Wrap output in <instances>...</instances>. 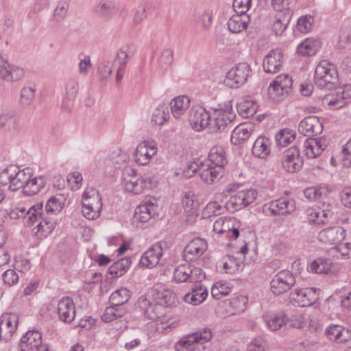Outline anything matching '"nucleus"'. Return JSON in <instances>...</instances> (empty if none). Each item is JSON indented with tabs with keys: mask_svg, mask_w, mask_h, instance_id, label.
<instances>
[{
	"mask_svg": "<svg viewBox=\"0 0 351 351\" xmlns=\"http://www.w3.org/2000/svg\"><path fill=\"white\" fill-rule=\"evenodd\" d=\"M30 178V169H19L16 166L11 165L0 173V184L8 186L12 191L24 188Z\"/></svg>",
	"mask_w": 351,
	"mask_h": 351,
	"instance_id": "1",
	"label": "nucleus"
},
{
	"mask_svg": "<svg viewBox=\"0 0 351 351\" xmlns=\"http://www.w3.org/2000/svg\"><path fill=\"white\" fill-rule=\"evenodd\" d=\"M212 338L210 329L204 328L182 337L174 346L175 351H201L204 344Z\"/></svg>",
	"mask_w": 351,
	"mask_h": 351,
	"instance_id": "2",
	"label": "nucleus"
},
{
	"mask_svg": "<svg viewBox=\"0 0 351 351\" xmlns=\"http://www.w3.org/2000/svg\"><path fill=\"white\" fill-rule=\"evenodd\" d=\"M82 214L88 219H97L102 209L101 197L95 189L87 188L82 195Z\"/></svg>",
	"mask_w": 351,
	"mask_h": 351,
	"instance_id": "3",
	"label": "nucleus"
},
{
	"mask_svg": "<svg viewBox=\"0 0 351 351\" xmlns=\"http://www.w3.org/2000/svg\"><path fill=\"white\" fill-rule=\"evenodd\" d=\"M314 80L320 88H331L338 82V73L334 64L328 60L321 61L315 68Z\"/></svg>",
	"mask_w": 351,
	"mask_h": 351,
	"instance_id": "4",
	"label": "nucleus"
},
{
	"mask_svg": "<svg viewBox=\"0 0 351 351\" xmlns=\"http://www.w3.org/2000/svg\"><path fill=\"white\" fill-rule=\"evenodd\" d=\"M173 277L178 282H199L206 276L203 270L191 264L185 263L178 265L174 270Z\"/></svg>",
	"mask_w": 351,
	"mask_h": 351,
	"instance_id": "5",
	"label": "nucleus"
},
{
	"mask_svg": "<svg viewBox=\"0 0 351 351\" xmlns=\"http://www.w3.org/2000/svg\"><path fill=\"white\" fill-rule=\"evenodd\" d=\"M293 81L288 75L277 76L268 88L269 98L274 101L282 100L291 91Z\"/></svg>",
	"mask_w": 351,
	"mask_h": 351,
	"instance_id": "6",
	"label": "nucleus"
},
{
	"mask_svg": "<svg viewBox=\"0 0 351 351\" xmlns=\"http://www.w3.org/2000/svg\"><path fill=\"white\" fill-rule=\"evenodd\" d=\"M256 197L257 192L254 189L238 191L226 202L225 208L234 213L253 203Z\"/></svg>",
	"mask_w": 351,
	"mask_h": 351,
	"instance_id": "7",
	"label": "nucleus"
},
{
	"mask_svg": "<svg viewBox=\"0 0 351 351\" xmlns=\"http://www.w3.org/2000/svg\"><path fill=\"white\" fill-rule=\"evenodd\" d=\"M43 215V204L34 205L26 209L23 207H16L10 210L9 215L12 219H22L25 226H32L38 221V216Z\"/></svg>",
	"mask_w": 351,
	"mask_h": 351,
	"instance_id": "8",
	"label": "nucleus"
},
{
	"mask_svg": "<svg viewBox=\"0 0 351 351\" xmlns=\"http://www.w3.org/2000/svg\"><path fill=\"white\" fill-rule=\"evenodd\" d=\"M295 283L293 274L288 270H282L272 278L270 289L274 295H279L290 290Z\"/></svg>",
	"mask_w": 351,
	"mask_h": 351,
	"instance_id": "9",
	"label": "nucleus"
},
{
	"mask_svg": "<svg viewBox=\"0 0 351 351\" xmlns=\"http://www.w3.org/2000/svg\"><path fill=\"white\" fill-rule=\"evenodd\" d=\"M121 184L126 191L134 195L141 194L145 191L141 176H138L136 171L132 167H126L123 169Z\"/></svg>",
	"mask_w": 351,
	"mask_h": 351,
	"instance_id": "10",
	"label": "nucleus"
},
{
	"mask_svg": "<svg viewBox=\"0 0 351 351\" xmlns=\"http://www.w3.org/2000/svg\"><path fill=\"white\" fill-rule=\"evenodd\" d=\"M251 73V67L247 63H239L227 73L226 82L231 87L237 88L246 82Z\"/></svg>",
	"mask_w": 351,
	"mask_h": 351,
	"instance_id": "11",
	"label": "nucleus"
},
{
	"mask_svg": "<svg viewBox=\"0 0 351 351\" xmlns=\"http://www.w3.org/2000/svg\"><path fill=\"white\" fill-rule=\"evenodd\" d=\"M167 249L165 241H159L152 245L141 256V264L147 268L156 267Z\"/></svg>",
	"mask_w": 351,
	"mask_h": 351,
	"instance_id": "12",
	"label": "nucleus"
},
{
	"mask_svg": "<svg viewBox=\"0 0 351 351\" xmlns=\"http://www.w3.org/2000/svg\"><path fill=\"white\" fill-rule=\"evenodd\" d=\"M319 291L315 288H296L290 296L298 306H310L318 300Z\"/></svg>",
	"mask_w": 351,
	"mask_h": 351,
	"instance_id": "13",
	"label": "nucleus"
},
{
	"mask_svg": "<svg viewBox=\"0 0 351 351\" xmlns=\"http://www.w3.org/2000/svg\"><path fill=\"white\" fill-rule=\"evenodd\" d=\"M295 210V203L287 198H280L271 201L263 206V211L267 215H283L289 214Z\"/></svg>",
	"mask_w": 351,
	"mask_h": 351,
	"instance_id": "14",
	"label": "nucleus"
},
{
	"mask_svg": "<svg viewBox=\"0 0 351 351\" xmlns=\"http://www.w3.org/2000/svg\"><path fill=\"white\" fill-rule=\"evenodd\" d=\"M18 323V315L3 313L0 317V339L5 342L10 341L16 330Z\"/></svg>",
	"mask_w": 351,
	"mask_h": 351,
	"instance_id": "15",
	"label": "nucleus"
},
{
	"mask_svg": "<svg viewBox=\"0 0 351 351\" xmlns=\"http://www.w3.org/2000/svg\"><path fill=\"white\" fill-rule=\"evenodd\" d=\"M281 162L283 169L289 173L298 171L303 165V159L300 155L299 149L295 146L291 147L284 152Z\"/></svg>",
	"mask_w": 351,
	"mask_h": 351,
	"instance_id": "16",
	"label": "nucleus"
},
{
	"mask_svg": "<svg viewBox=\"0 0 351 351\" xmlns=\"http://www.w3.org/2000/svg\"><path fill=\"white\" fill-rule=\"evenodd\" d=\"M25 72L23 68L10 64L0 55V78L5 82H14L23 77Z\"/></svg>",
	"mask_w": 351,
	"mask_h": 351,
	"instance_id": "17",
	"label": "nucleus"
},
{
	"mask_svg": "<svg viewBox=\"0 0 351 351\" xmlns=\"http://www.w3.org/2000/svg\"><path fill=\"white\" fill-rule=\"evenodd\" d=\"M157 152L158 148L154 142L144 141L136 148L134 160L141 165H145L149 162Z\"/></svg>",
	"mask_w": 351,
	"mask_h": 351,
	"instance_id": "18",
	"label": "nucleus"
},
{
	"mask_svg": "<svg viewBox=\"0 0 351 351\" xmlns=\"http://www.w3.org/2000/svg\"><path fill=\"white\" fill-rule=\"evenodd\" d=\"M298 130L306 136H317L322 132L323 125L319 117L308 116L300 122Z\"/></svg>",
	"mask_w": 351,
	"mask_h": 351,
	"instance_id": "19",
	"label": "nucleus"
},
{
	"mask_svg": "<svg viewBox=\"0 0 351 351\" xmlns=\"http://www.w3.org/2000/svg\"><path fill=\"white\" fill-rule=\"evenodd\" d=\"M211 121L210 114L201 108L193 110L189 117L191 125L195 131H201L206 128L210 131Z\"/></svg>",
	"mask_w": 351,
	"mask_h": 351,
	"instance_id": "20",
	"label": "nucleus"
},
{
	"mask_svg": "<svg viewBox=\"0 0 351 351\" xmlns=\"http://www.w3.org/2000/svg\"><path fill=\"white\" fill-rule=\"evenodd\" d=\"M207 249L206 240L201 238H195L191 240L183 250V256L186 261L196 260Z\"/></svg>",
	"mask_w": 351,
	"mask_h": 351,
	"instance_id": "21",
	"label": "nucleus"
},
{
	"mask_svg": "<svg viewBox=\"0 0 351 351\" xmlns=\"http://www.w3.org/2000/svg\"><path fill=\"white\" fill-rule=\"evenodd\" d=\"M283 53L280 49L270 51L264 58L263 66L264 71L269 73L278 72L282 66Z\"/></svg>",
	"mask_w": 351,
	"mask_h": 351,
	"instance_id": "22",
	"label": "nucleus"
},
{
	"mask_svg": "<svg viewBox=\"0 0 351 351\" xmlns=\"http://www.w3.org/2000/svg\"><path fill=\"white\" fill-rule=\"evenodd\" d=\"M199 175L205 183L212 184L222 177L223 170L205 160L200 162Z\"/></svg>",
	"mask_w": 351,
	"mask_h": 351,
	"instance_id": "23",
	"label": "nucleus"
},
{
	"mask_svg": "<svg viewBox=\"0 0 351 351\" xmlns=\"http://www.w3.org/2000/svg\"><path fill=\"white\" fill-rule=\"evenodd\" d=\"M325 335L327 338L337 343H342L351 339V330L337 324L326 327Z\"/></svg>",
	"mask_w": 351,
	"mask_h": 351,
	"instance_id": "24",
	"label": "nucleus"
},
{
	"mask_svg": "<svg viewBox=\"0 0 351 351\" xmlns=\"http://www.w3.org/2000/svg\"><path fill=\"white\" fill-rule=\"evenodd\" d=\"M345 237V230L341 227L335 226L321 230L318 239L322 243L332 245L342 241Z\"/></svg>",
	"mask_w": 351,
	"mask_h": 351,
	"instance_id": "25",
	"label": "nucleus"
},
{
	"mask_svg": "<svg viewBox=\"0 0 351 351\" xmlns=\"http://www.w3.org/2000/svg\"><path fill=\"white\" fill-rule=\"evenodd\" d=\"M42 343V336L38 330H29L21 339L19 346L20 351H35Z\"/></svg>",
	"mask_w": 351,
	"mask_h": 351,
	"instance_id": "26",
	"label": "nucleus"
},
{
	"mask_svg": "<svg viewBox=\"0 0 351 351\" xmlns=\"http://www.w3.org/2000/svg\"><path fill=\"white\" fill-rule=\"evenodd\" d=\"M58 314L64 322L70 323L75 317V306L73 300L66 297L61 299L58 304Z\"/></svg>",
	"mask_w": 351,
	"mask_h": 351,
	"instance_id": "27",
	"label": "nucleus"
},
{
	"mask_svg": "<svg viewBox=\"0 0 351 351\" xmlns=\"http://www.w3.org/2000/svg\"><path fill=\"white\" fill-rule=\"evenodd\" d=\"M117 11L113 0H99L93 7V12L98 17L109 20Z\"/></svg>",
	"mask_w": 351,
	"mask_h": 351,
	"instance_id": "28",
	"label": "nucleus"
},
{
	"mask_svg": "<svg viewBox=\"0 0 351 351\" xmlns=\"http://www.w3.org/2000/svg\"><path fill=\"white\" fill-rule=\"evenodd\" d=\"M208 296V291L202 286V282H195L191 287V291L184 296V301L192 305H198L203 302Z\"/></svg>",
	"mask_w": 351,
	"mask_h": 351,
	"instance_id": "29",
	"label": "nucleus"
},
{
	"mask_svg": "<svg viewBox=\"0 0 351 351\" xmlns=\"http://www.w3.org/2000/svg\"><path fill=\"white\" fill-rule=\"evenodd\" d=\"M155 203V199L147 200L138 205L135 209L134 219L143 223L147 222L156 213L157 206Z\"/></svg>",
	"mask_w": 351,
	"mask_h": 351,
	"instance_id": "30",
	"label": "nucleus"
},
{
	"mask_svg": "<svg viewBox=\"0 0 351 351\" xmlns=\"http://www.w3.org/2000/svg\"><path fill=\"white\" fill-rule=\"evenodd\" d=\"M234 220L231 218H219L213 223V231L218 234L226 233L228 237L237 239L239 235V230L230 227Z\"/></svg>",
	"mask_w": 351,
	"mask_h": 351,
	"instance_id": "31",
	"label": "nucleus"
},
{
	"mask_svg": "<svg viewBox=\"0 0 351 351\" xmlns=\"http://www.w3.org/2000/svg\"><path fill=\"white\" fill-rule=\"evenodd\" d=\"M326 147L325 139L322 138H310L306 139L304 143L305 154L310 158H315L319 156Z\"/></svg>",
	"mask_w": 351,
	"mask_h": 351,
	"instance_id": "32",
	"label": "nucleus"
},
{
	"mask_svg": "<svg viewBox=\"0 0 351 351\" xmlns=\"http://www.w3.org/2000/svg\"><path fill=\"white\" fill-rule=\"evenodd\" d=\"M292 16V11L285 9L284 11H277L274 16L272 30L276 36L281 35L286 29Z\"/></svg>",
	"mask_w": 351,
	"mask_h": 351,
	"instance_id": "33",
	"label": "nucleus"
},
{
	"mask_svg": "<svg viewBox=\"0 0 351 351\" xmlns=\"http://www.w3.org/2000/svg\"><path fill=\"white\" fill-rule=\"evenodd\" d=\"M234 113H223L214 111L213 119L211 121L210 132L223 130L234 121Z\"/></svg>",
	"mask_w": 351,
	"mask_h": 351,
	"instance_id": "34",
	"label": "nucleus"
},
{
	"mask_svg": "<svg viewBox=\"0 0 351 351\" xmlns=\"http://www.w3.org/2000/svg\"><path fill=\"white\" fill-rule=\"evenodd\" d=\"M253 132V126L250 124H239L233 130L230 142L234 145H239L247 141Z\"/></svg>",
	"mask_w": 351,
	"mask_h": 351,
	"instance_id": "35",
	"label": "nucleus"
},
{
	"mask_svg": "<svg viewBox=\"0 0 351 351\" xmlns=\"http://www.w3.org/2000/svg\"><path fill=\"white\" fill-rule=\"evenodd\" d=\"M351 100V86L346 85L338 88L335 96L331 99L328 104L338 109L346 106Z\"/></svg>",
	"mask_w": 351,
	"mask_h": 351,
	"instance_id": "36",
	"label": "nucleus"
},
{
	"mask_svg": "<svg viewBox=\"0 0 351 351\" xmlns=\"http://www.w3.org/2000/svg\"><path fill=\"white\" fill-rule=\"evenodd\" d=\"M252 154L261 159H265L271 152L270 141L265 136H259L254 143Z\"/></svg>",
	"mask_w": 351,
	"mask_h": 351,
	"instance_id": "37",
	"label": "nucleus"
},
{
	"mask_svg": "<svg viewBox=\"0 0 351 351\" xmlns=\"http://www.w3.org/2000/svg\"><path fill=\"white\" fill-rule=\"evenodd\" d=\"M250 14H234L228 22V29L234 34L245 29L250 22Z\"/></svg>",
	"mask_w": 351,
	"mask_h": 351,
	"instance_id": "38",
	"label": "nucleus"
},
{
	"mask_svg": "<svg viewBox=\"0 0 351 351\" xmlns=\"http://www.w3.org/2000/svg\"><path fill=\"white\" fill-rule=\"evenodd\" d=\"M40 219L41 221L36 226V231L35 234L38 237H46L51 232L56 226V221L54 219L51 217L45 216L43 211L41 217L38 216V219Z\"/></svg>",
	"mask_w": 351,
	"mask_h": 351,
	"instance_id": "39",
	"label": "nucleus"
},
{
	"mask_svg": "<svg viewBox=\"0 0 351 351\" xmlns=\"http://www.w3.org/2000/svg\"><path fill=\"white\" fill-rule=\"evenodd\" d=\"M171 110L175 118H180L190 106V99L184 95L175 97L171 101Z\"/></svg>",
	"mask_w": 351,
	"mask_h": 351,
	"instance_id": "40",
	"label": "nucleus"
},
{
	"mask_svg": "<svg viewBox=\"0 0 351 351\" xmlns=\"http://www.w3.org/2000/svg\"><path fill=\"white\" fill-rule=\"evenodd\" d=\"M45 185V181L43 177L32 178V171L30 170V178L26 182L23 192L24 194L32 196L37 194Z\"/></svg>",
	"mask_w": 351,
	"mask_h": 351,
	"instance_id": "41",
	"label": "nucleus"
},
{
	"mask_svg": "<svg viewBox=\"0 0 351 351\" xmlns=\"http://www.w3.org/2000/svg\"><path fill=\"white\" fill-rule=\"evenodd\" d=\"M321 47L320 41L313 38H306L297 47V52L303 56H313Z\"/></svg>",
	"mask_w": 351,
	"mask_h": 351,
	"instance_id": "42",
	"label": "nucleus"
},
{
	"mask_svg": "<svg viewBox=\"0 0 351 351\" xmlns=\"http://www.w3.org/2000/svg\"><path fill=\"white\" fill-rule=\"evenodd\" d=\"M206 162H210V164L223 170V167L228 163L223 149L221 147H212L208 154V160Z\"/></svg>",
	"mask_w": 351,
	"mask_h": 351,
	"instance_id": "43",
	"label": "nucleus"
},
{
	"mask_svg": "<svg viewBox=\"0 0 351 351\" xmlns=\"http://www.w3.org/2000/svg\"><path fill=\"white\" fill-rule=\"evenodd\" d=\"M265 319L268 328L271 331H276L282 326H286L287 315L280 312L277 314L266 315Z\"/></svg>",
	"mask_w": 351,
	"mask_h": 351,
	"instance_id": "44",
	"label": "nucleus"
},
{
	"mask_svg": "<svg viewBox=\"0 0 351 351\" xmlns=\"http://www.w3.org/2000/svg\"><path fill=\"white\" fill-rule=\"evenodd\" d=\"M130 258H123L115 262L108 268V272L115 277L122 276L131 265Z\"/></svg>",
	"mask_w": 351,
	"mask_h": 351,
	"instance_id": "45",
	"label": "nucleus"
},
{
	"mask_svg": "<svg viewBox=\"0 0 351 351\" xmlns=\"http://www.w3.org/2000/svg\"><path fill=\"white\" fill-rule=\"evenodd\" d=\"M332 262L330 259L326 258H318L314 260L311 265L310 269L312 272L316 274H328L330 271Z\"/></svg>",
	"mask_w": 351,
	"mask_h": 351,
	"instance_id": "46",
	"label": "nucleus"
},
{
	"mask_svg": "<svg viewBox=\"0 0 351 351\" xmlns=\"http://www.w3.org/2000/svg\"><path fill=\"white\" fill-rule=\"evenodd\" d=\"M257 109V104L252 100L246 99L239 102L237 105L239 113L245 118L252 117L256 112Z\"/></svg>",
	"mask_w": 351,
	"mask_h": 351,
	"instance_id": "47",
	"label": "nucleus"
},
{
	"mask_svg": "<svg viewBox=\"0 0 351 351\" xmlns=\"http://www.w3.org/2000/svg\"><path fill=\"white\" fill-rule=\"evenodd\" d=\"M295 138V132L289 128L280 130L275 136L276 145L285 147L291 143Z\"/></svg>",
	"mask_w": 351,
	"mask_h": 351,
	"instance_id": "48",
	"label": "nucleus"
},
{
	"mask_svg": "<svg viewBox=\"0 0 351 351\" xmlns=\"http://www.w3.org/2000/svg\"><path fill=\"white\" fill-rule=\"evenodd\" d=\"M130 292L126 288H121L114 291L110 297V302L114 306H121L130 298Z\"/></svg>",
	"mask_w": 351,
	"mask_h": 351,
	"instance_id": "49",
	"label": "nucleus"
},
{
	"mask_svg": "<svg viewBox=\"0 0 351 351\" xmlns=\"http://www.w3.org/2000/svg\"><path fill=\"white\" fill-rule=\"evenodd\" d=\"M173 62V51L167 48L164 49L158 59V65L162 70H167Z\"/></svg>",
	"mask_w": 351,
	"mask_h": 351,
	"instance_id": "50",
	"label": "nucleus"
},
{
	"mask_svg": "<svg viewBox=\"0 0 351 351\" xmlns=\"http://www.w3.org/2000/svg\"><path fill=\"white\" fill-rule=\"evenodd\" d=\"M247 298L243 295H239L229 300L231 313L237 314L243 312L246 308Z\"/></svg>",
	"mask_w": 351,
	"mask_h": 351,
	"instance_id": "51",
	"label": "nucleus"
},
{
	"mask_svg": "<svg viewBox=\"0 0 351 351\" xmlns=\"http://www.w3.org/2000/svg\"><path fill=\"white\" fill-rule=\"evenodd\" d=\"M124 311L117 306H111L107 307L101 316V319L105 322H110L112 320L121 317L123 315Z\"/></svg>",
	"mask_w": 351,
	"mask_h": 351,
	"instance_id": "52",
	"label": "nucleus"
},
{
	"mask_svg": "<svg viewBox=\"0 0 351 351\" xmlns=\"http://www.w3.org/2000/svg\"><path fill=\"white\" fill-rule=\"evenodd\" d=\"M134 55L133 49L131 46L125 45L117 51L116 60L119 62V66L125 67L127 62Z\"/></svg>",
	"mask_w": 351,
	"mask_h": 351,
	"instance_id": "53",
	"label": "nucleus"
},
{
	"mask_svg": "<svg viewBox=\"0 0 351 351\" xmlns=\"http://www.w3.org/2000/svg\"><path fill=\"white\" fill-rule=\"evenodd\" d=\"M306 319L304 315L296 313L290 318L287 317L286 327L302 329L306 326Z\"/></svg>",
	"mask_w": 351,
	"mask_h": 351,
	"instance_id": "54",
	"label": "nucleus"
},
{
	"mask_svg": "<svg viewBox=\"0 0 351 351\" xmlns=\"http://www.w3.org/2000/svg\"><path fill=\"white\" fill-rule=\"evenodd\" d=\"M231 289L226 282H217L214 284L211 289V295L213 298L219 300L223 296L228 295Z\"/></svg>",
	"mask_w": 351,
	"mask_h": 351,
	"instance_id": "55",
	"label": "nucleus"
},
{
	"mask_svg": "<svg viewBox=\"0 0 351 351\" xmlns=\"http://www.w3.org/2000/svg\"><path fill=\"white\" fill-rule=\"evenodd\" d=\"M222 206L217 202H210L204 208L202 212L203 218H209L212 216L221 214Z\"/></svg>",
	"mask_w": 351,
	"mask_h": 351,
	"instance_id": "56",
	"label": "nucleus"
},
{
	"mask_svg": "<svg viewBox=\"0 0 351 351\" xmlns=\"http://www.w3.org/2000/svg\"><path fill=\"white\" fill-rule=\"evenodd\" d=\"M324 194L325 189L318 186L308 187L304 191V197L309 201H316Z\"/></svg>",
	"mask_w": 351,
	"mask_h": 351,
	"instance_id": "57",
	"label": "nucleus"
},
{
	"mask_svg": "<svg viewBox=\"0 0 351 351\" xmlns=\"http://www.w3.org/2000/svg\"><path fill=\"white\" fill-rule=\"evenodd\" d=\"M252 0H234L232 6L237 14H250Z\"/></svg>",
	"mask_w": 351,
	"mask_h": 351,
	"instance_id": "58",
	"label": "nucleus"
},
{
	"mask_svg": "<svg viewBox=\"0 0 351 351\" xmlns=\"http://www.w3.org/2000/svg\"><path fill=\"white\" fill-rule=\"evenodd\" d=\"M169 117V112L167 108L163 106H160L154 111L152 121L156 125H162Z\"/></svg>",
	"mask_w": 351,
	"mask_h": 351,
	"instance_id": "59",
	"label": "nucleus"
},
{
	"mask_svg": "<svg viewBox=\"0 0 351 351\" xmlns=\"http://www.w3.org/2000/svg\"><path fill=\"white\" fill-rule=\"evenodd\" d=\"M160 304L164 306H171L176 304L178 300L176 294L171 290H165L160 293Z\"/></svg>",
	"mask_w": 351,
	"mask_h": 351,
	"instance_id": "60",
	"label": "nucleus"
},
{
	"mask_svg": "<svg viewBox=\"0 0 351 351\" xmlns=\"http://www.w3.org/2000/svg\"><path fill=\"white\" fill-rule=\"evenodd\" d=\"M35 97V90L32 87H24L21 91L20 103L23 106H29Z\"/></svg>",
	"mask_w": 351,
	"mask_h": 351,
	"instance_id": "61",
	"label": "nucleus"
},
{
	"mask_svg": "<svg viewBox=\"0 0 351 351\" xmlns=\"http://www.w3.org/2000/svg\"><path fill=\"white\" fill-rule=\"evenodd\" d=\"M79 59V73L82 75H86L93 67L90 57L88 55L80 54Z\"/></svg>",
	"mask_w": 351,
	"mask_h": 351,
	"instance_id": "62",
	"label": "nucleus"
},
{
	"mask_svg": "<svg viewBox=\"0 0 351 351\" xmlns=\"http://www.w3.org/2000/svg\"><path fill=\"white\" fill-rule=\"evenodd\" d=\"M267 342L262 337L255 338L247 346V351H267Z\"/></svg>",
	"mask_w": 351,
	"mask_h": 351,
	"instance_id": "63",
	"label": "nucleus"
},
{
	"mask_svg": "<svg viewBox=\"0 0 351 351\" xmlns=\"http://www.w3.org/2000/svg\"><path fill=\"white\" fill-rule=\"evenodd\" d=\"M340 306L345 315L351 316V292L341 295Z\"/></svg>",
	"mask_w": 351,
	"mask_h": 351,
	"instance_id": "64",
	"label": "nucleus"
}]
</instances>
